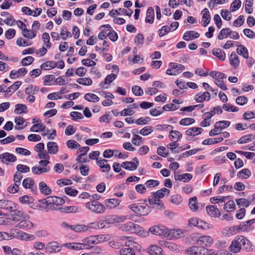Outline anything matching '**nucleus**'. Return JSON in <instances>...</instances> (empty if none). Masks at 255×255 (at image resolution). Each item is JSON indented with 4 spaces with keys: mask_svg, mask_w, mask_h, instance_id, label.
<instances>
[{
    "mask_svg": "<svg viewBox=\"0 0 255 255\" xmlns=\"http://www.w3.org/2000/svg\"><path fill=\"white\" fill-rule=\"evenodd\" d=\"M251 243L243 236H237L232 241L229 248L234 253L239 252L242 248L246 250H253Z\"/></svg>",
    "mask_w": 255,
    "mask_h": 255,
    "instance_id": "obj_1",
    "label": "nucleus"
},
{
    "mask_svg": "<svg viewBox=\"0 0 255 255\" xmlns=\"http://www.w3.org/2000/svg\"><path fill=\"white\" fill-rule=\"evenodd\" d=\"M143 202L134 203L128 206V208L137 215L145 216L150 212V207L146 204V200Z\"/></svg>",
    "mask_w": 255,
    "mask_h": 255,
    "instance_id": "obj_2",
    "label": "nucleus"
},
{
    "mask_svg": "<svg viewBox=\"0 0 255 255\" xmlns=\"http://www.w3.org/2000/svg\"><path fill=\"white\" fill-rule=\"evenodd\" d=\"M85 206L91 212L96 214H102L106 211L105 205L97 200L90 201Z\"/></svg>",
    "mask_w": 255,
    "mask_h": 255,
    "instance_id": "obj_3",
    "label": "nucleus"
},
{
    "mask_svg": "<svg viewBox=\"0 0 255 255\" xmlns=\"http://www.w3.org/2000/svg\"><path fill=\"white\" fill-rule=\"evenodd\" d=\"M120 229L122 231L132 234H141L143 232L142 228L139 225L132 222L121 225Z\"/></svg>",
    "mask_w": 255,
    "mask_h": 255,
    "instance_id": "obj_4",
    "label": "nucleus"
},
{
    "mask_svg": "<svg viewBox=\"0 0 255 255\" xmlns=\"http://www.w3.org/2000/svg\"><path fill=\"white\" fill-rule=\"evenodd\" d=\"M126 248L122 249L120 251L121 255H134L135 253L132 250L133 248H137L138 245L135 242L131 241H127L126 243Z\"/></svg>",
    "mask_w": 255,
    "mask_h": 255,
    "instance_id": "obj_5",
    "label": "nucleus"
},
{
    "mask_svg": "<svg viewBox=\"0 0 255 255\" xmlns=\"http://www.w3.org/2000/svg\"><path fill=\"white\" fill-rule=\"evenodd\" d=\"M148 232L157 236H168V229L164 226H154L149 229Z\"/></svg>",
    "mask_w": 255,
    "mask_h": 255,
    "instance_id": "obj_6",
    "label": "nucleus"
},
{
    "mask_svg": "<svg viewBox=\"0 0 255 255\" xmlns=\"http://www.w3.org/2000/svg\"><path fill=\"white\" fill-rule=\"evenodd\" d=\"M10 213L11 220L15 222H18L20 220H23V219L27 217V214H24L23 211L18 210L17 205H16V207L14 209L12 210Z\"/></svg>",
    "mask_w": 255,
    "mask_h": 255,
    "instance_id": "obj_7",
    "label": "nucleus"
},
{
    "mask_svg": "<svg viewBox=\"0 0 255 255\" xmlns=\"http://www.w3.org/2000/svg\"><path fill=\"white\" fill-rule=\"evenodd\" d=\"M213 243V239L209 236H203L200 237L196 241V244L203 248L209 247Z\"/></svg>",
    "mask_w": 255,
    "mask_h": 255,
    "instance_id": "obj_8",
    "label": "nucleus"
},
{
    "mask_svg": "<svg viewBox=\"0 0 255 255\" xmlns=\"http://www.w3.org/2000/svg\"><path fill=\"white\" fill-rule=\"evenodd\" d=\"M15 207H16V205L12 201L7 200H0V208L3 209L7 213H10Z\"/></svg>",
    "mask_w": 255,
    "mask_h": 255,
    "instance_id": "obj_9",
    "label": "nucleus"
},
{
    "mask_svg": "<svg viewBox=\"0 0 255 255\" xmlns=\"http://www.w3.org/2000/svg\"><path fill=\"white\" fill-rule=\"evenodd\" d=\"M22 186L26 189H29L31 191L35 193L37 191V186L35 184L33 179L30 177L25 178L22 182Z\"/></svg>",
    "mask_w": 255,
    "mask_h": 255,
    "instance_id": "obj_10",
    "label": "nucleus"
},
{
    "mask_svg": "<svg viewBox=\"0 0 255 255\" xmlns=\"http://www.w3.org/2000/svg\"><path fill=\"white\" fill-rule=\"evenodd\" d=\"M29 216L27 215V217L23 220H20L18 223L16 225V227L21 228L25 230H29L33 229L34 225L33 223L29 221Z\"/></svg>",
    "mask_w": 255,
    "mask_h": 255,
    "instance_id": "obj_11",
    "label": "nucleus"
},
{
    "mask_svg": "<svg viewBox=\"0 0 255 255\" xmlns=\"http://www.w3.org/2000/svg\"><path fill=\"white\" fill-rule=\"evenodd\" d=\"M255 223V219H253L246 222H242L240 224V230L242 231L250 232L253 230L252 225Z\"/></svg>",
    "mask_w": 255,
    "mask_h": 255,
    "instance_id": "obj_12",
    "label": "nucleus"
},
{
    "mask_svg": "<svg viewBox=\"0 0 255 255\" xmlns=\"http://www.w3.org/2000/svg\"><path fill=\"white\" fill-rule=\"evenodd\" d=\"M0 159L3 163H7V162H14L16 160V157L12 153L5 152L0 154Z\"/></svg>",
    "mask_w": 255,
    "mask_h": 255,
    "instance_id": "obj_13",
    "label": "nucleus"
},
{
    "mask_svg": "<svg viewBox=\"0 0 255 255\" xmlns=\"http://www.w3.org/2000/svg\"><path fill=\"white\" fill-rule=\"evenodd\" d=\"M202 14L201 24L203 27H206L211 20V16L208 9L205 8L201 12Z\"/></svg>",
    "mask_w": 255,
    "mask_h": 255,
    "instance_id": "obj_14",
    "label": "nucleus"
},
{
    "mask_svg": "<svg viewBox=\"0 0 255 255\" xmlns=\"http://www.w3.org/2000/svg\"><path fill=\"white\" fill-rule=\"evenodd\" d=\"M206 211L208 214L211 217H219L221 215L220 210L217 208V206L214 205L207 206Z\"/></svg>",
    "mask_w": 255,
    "mask_h": 255,
    "instance_id": "obj_15",
    "label": "nucleus"
},
{
    "mask_svg": "<svg viewBox=\"0 0 255 255\" xmlns=\"http://www.w3.org/2000/svg\"><path fill=\"white\" fill-rule=\"evenodd\" d=\"M104 202L105 207L113 209L117 207L120 204L121 201L118 199L112 198L106 199Z\"/></svg>",
    "mask_w": 255,
    "mask_h": 255,
    "instance_id": "obj_16",
    "label": "nucleus"
},
{
    "mask_svg": "<svg viewBox=\"0 0 255 255\" xmlns=\"http://www.w3.org/2000/svg\"><path fill=\"white\" fill-rule=\"evenodd\" d=\"M174 177L175 180L182 181L184 182H187L192 178V175L190 173L178 174L177 172H175Z\"/></svg>",
    "mask_w": 255,
    "mask_h": 255,
    "instance_id": "obj_17",
    "label": "nucleus"
},
{
    "mask_svg": "<svg viewBox=\"0 0 255 255\" xmlns=\"http://www.w3.org/2000/svg\"><path fill=\"white\" fill-rule=\"evenodd\" d=\"M117 77V74L112 73L106 76L104 82H101L100 86L103 89L108 88V86H105V85L109 84L112 83Z\"/></svg>",
    "mask_w": 255,
    "mask_h": 255,
    "instance_id": "obj_18",
    "label": "nucleus"
},
{
    "mask_svg": "<svg viewBox=\"0 0 255 255\" xmlns=\"http://www.w3.org/2000/svg\"><path fill=\"white\" fill-rule=\"evenodd\" d=\"M200 36V34L193 30L187 31L184 33L183 36V39L186 41L197 38Z\"/></svg>",
    "mask_w": 255,
    "mask_h": 255,
    "instance_id": "obj_19",
    "label": "nucleus"
},
{
    "mask_svg": "<svg viewBox=\"0 0 255 255\" xmlns=\"http://www.w3.org/2000/svg\"><path fill=\"white\" fill-rule=\"evenodd\" d=\"M16 234L17 235H13L12 237H15L16 236H18L21 240L24 241H32L35 239V237L34 235H30L21 231H20L19 232H17ZM13 234L14 235V233Z\"/></svg>",
    "mask_w": 255,
    "mask_h": 255,
    "instance_id": "obj_20",
    "label": "nucleus"
},
{
    "mask_svg": "<svg viewBox=\"0 0 255 255\" xmlns=\"http://www.w3.org/2000/svg\"><path fill=\"white\" fill-rule=\"evenodd\" d=\"M48 153L51 154H56L58 151L57 144L53 141H49L47 143Z\"/></svg>",
    "mask_w": 255,
    "mask_h": 255,
    "instance_id": "obj_21",
    "label": "nucleus"
},
{
    "mask_svg": "<svg viewBox=\"0 0 255 255\" xmlns=\"http://www.w3.org/2000/svg\"><path fill=\"white\" fill-rule=\"evenodd\" d=\"M207 99L209 101L210 99V94L208 92H205L202 94H198L194 98L195 100L198 103L203 102Z\"/></svg>",
    "mask_w": 255,
    "mask_h": 255,
    "instance_id": "obj_22",
    "label": "nucleus"
},
{
    "mask_svg": "<svg viewBox=\"0 0 255 255\" xmlns=\"http://www.w3.org/2000/svg\"><path fill=\"white\" fill-rule=\"evenodd\" d=\"M212 54L220 60L224 61L226 59L225 52L220 48H214L212 50Z\"/></svg>",
    "mask_w": 255,
    "mask_h": 255,
    "instance_id": "obj_23",
    "label": "nucleus"
},
{
    "mask_svg": "<svg viewBox=\"0 0 255 255\" xmlns=\"http://www.w3.org/2000/svg\"><path fill=\"white\" fill-rule=\"evenodd\" d=\"M39 188L40 192L45 195H48L51 194V189L43 181H41L39 184Z\"/></svg>",
    "mask_w": 255,
    "mask_h": 255,
    "instance_id": "obj_24",
    "label": "nucleus"
},
{
    "mask_svg": "<svg viewBox=\"0 0 255 255\" xmlns=\"http://www.w3.org/2000/svg\"><path fill=\"white\" fill-rule=\"evenodd\" d=\"M61 249V247L56 242L49 243L46 248V250L49 253L59 252Z\"/></svg>",
    "mask_w": 255,
    "mask_h": 255,
    "instance_id": "obj_25",
    "label": "nucleus"
},
{
    "mask_svg": "<svg viewBox=\"0 0 255 255\" xmlns=\"http://www.w3.org/2000/svg\"><path fill=\"white\" fill-rule=\"evenodd\" d=\"M154 18V12L153 7H149L146 11L145 22L146 23H152Z\"/></svg>",
    "mask_w": 255,
    "mask_h": 255,
    "instance_id": "obj_26",
    "label": "nucleus"
},
{
    "mask_svg": "<svg viewBox=\"0 0 255 255\" xmlns=\"http://www.w3.org/2000/svg\"><path fill=\"white\" fill-rule=\"evenodd\" d=\"M203 131L202 128L193 127L186 130L185 133L187 135L195 136L201 134Z\"/></svg>",
    "mask_w": 255,
    "mask_h": 255,
    "instance_id": "obj_27",
    "label": "nucleus"
},
{
    "mask_svg": "<svg viewBox=\"0 0 255 255\" xmlns=\"http://www.w3.org/2000/svg\"><path fill=\"white\" fill-rule=\"evenodd\" d=\"M230 63L235 68H237L240 64L239 57L234 52H232L230 56Z\"/></svg>",
    "mask_w": 255,
    "mask_h": 255,
    "instance_id": "obj_28",
    "label": "nucleus"
},
{
    "mask_svg": "<svg viewBox=\"0 0 255 255\" xmlns=\"http://www.w3.org/2000/svg\"><path fill=\"white\" fill-rule=\"evenodd\" d=\"M189 205L190 208L193 211H197L199 209V204L197 202L196 197H193L189 199Z\"/></svg>",
    "mask_w": 255,
    "mask_h": 255,
    "instance_id": "obj_29",
    "label": "nucleus"
},
{
    "mask_svg": "<svg viewBox=\"0 0 255 255\" xmlns=\"http://www.w3.org/2000/svg\"><path fill=\"white\" fill-rule=\"evenodd\" d=\"M169 137L171 140L173 141L176 139V141H178L182 137V134L178 130L172 129L170 131Z\"/></svg>",
    "mask_w": 255,
    "mask_h": 255,
    "instance_id": "obj_30",
    "label": "nucleus"
},
{
    "mask_svg": "<svg viewBox=\"0 0 255 255\" xmlns=\"http://www.w3.org/2000/svg\"><path fill=\"white\" fill-rule=\"evenodd\" d=\"M231 122L228 121H220L215 123L214 128L219 129L221 131L222 129L230 126Z\"/></svg>",
    "mask_w": 255,
    "mask_h": 255,
    "instance_id": "obj_31",
    "label": "nucleus"
},
{
    "mask_svg": "<svg viewBox=\"0 0 255 255\" xmlns=\"http://www.w3.org/2000/svg\"><path fill=\"white\" fill-rule=\"evenodd\" d=\"M57 67V63L53 61H49L44 62L40 65L41 69L48 70Z\"/></svg>",
    "mask_w": 255,
    "mask_h": 255,
    "instance_id": "obj_32",
    "label": "nucleus"
},
{
    "mask_svg": "<svg viewBox=\"0 0 255 255\" xmlns=\"http://www.w3.org/2000/svg\"><path fill=\"white\" fill-rule=\"evenodd\" d=\"M209 75L215 79V81H218V80H222L227 78V76L225 74L218 71H211L209 73Z\"/></svg>",
    "mask_w": 255,
    "mask_h": 255,
    "instance_id": "obj_33",
    "label": "nucleus"
},
{
    "mask_svg": "<svg viewBox=\"0 0 255 255\" xmlns=\"http://www.w3.org/2000/svg\"><path fill=\"white\" fill-rule=\"evenodd\" d=\"M239 48L237 49L238 54L242 55L245 58H248L249 52L247 48L243 45H236Z\"/></svg>",
    "mask_w": 255,
    "mask_h": 255,
    "instance_id": "obj_34",
    "label": "nucleus"
},
{
    "mask_svg": "<svg viewBox=\"0 0 255 255\" xmlns=\"http://www.w3.org/2000/svg\"><path fill=\"white\" fill-rule=\"evenodd\" d=\"M33 174L39 175L43 173L48 172L50 171V167H39L37 166H33L31 169Z\"/></svg>",
    "mask_w": 255,
    "mask_h": 255,
    "instance_id": "obj_35",
    "label": "nucleus"
},
{
    "mask_svg": "<svg viewBox=\"0 0 255 255\" xmlns=\"http://www.w3.org/2000/svg\"><path fill=\"white\" fill-rule=\"evenodd\" d=\"M49 202L54 204L56 207L59 205H62L65 203L64 199L62 198L57 196L49 197Z\"/></svg>",
    "mask_w": 255,
    "mask_h": 255,
    "instance_id": "obj_36",
    "label": "nucleus"
},
{
    "mask_svg": "<svg viewBox=\"0 0 255 255\" xmlns=\"http://www.w3.org/2000/svg\"><path fill=\"white\" fill-rule=\"evenodd\" d=\"M229 30L228 28H225L221 29L218 35V39L219 40H222L227 38L228 36L231 35L232 31H230Z\"/></svg>",
    "mask_w": 255,
    "mask_h": 255,
    "instance_id": "obj_37",
    "label": "nucleus"
},
{
    "mask_svg": "<svg viewBox=\"0 0 255 255\" xmlns=\"http://www.w3.org/2000/svg\"><path fill=\"white\" fill-rule=\"evenodd\" d=\"M255 138V136L254 135L252 134H249L241 137L238 139L237 142L239 144L245 143L254 140Z\"/></svg>",
    "mask_w": 255,
    "mask_h": 255,
    "instance_id": "obj_38",
    "label": "nucleus"
},
{
    "mask_svg": "<svg viewBox=\"0 0 255 255\" xmlns=\"http://www.w3.org/2000/svg\"><path fill=\"white\" fill-rule=\"evenodd\" d=\"M252 175L251 170L248 168H244L237 173V176L239 178L247 179Z\"/></svg>",
    "mask_w": 255,
    "mask_h": 255,
    "instance_id": "obj_39",
    "label": "nucleus"
},
{
    "mask_svg": "<svg viewBox=\"0 0 255 255\" xmlns=\"http://www.w3.org/2000/svg\"><path fill=\"white\" fill-rule=\"evenodd\" d=\"M22 82L21 81H16L14 84L9 86L6 90H5V93H7V95H8L9 93H13L19 88Z\"/></svg>",
    "mask_w": 255,
    "mask_h": 255,
    "instance_id": "obj_40",
    "label": "nucleus"
},
{
    "mask_svg": "<svg viewBox=\"0 0 255 255\" xmlns=\"http://www.w3.org/2000/svg\"><path fill=\"white\" fill-rule=\"evenodd\" d=\"M148 252L151 255H161L162 249L157 246L152 245L149 247Z\"/></svg>",
    "mask_w": 255,
    "mask_h": 255,
    "instance_id": "obj_41",
    "label": "nucleus"
},
{
    "mask_svg": "<svg viewBox=\"0 0 255 255\" xmlns=\"http://www.w3.org/2000/svg\"><path fill=\"white\" fill-rule=\"evenodd\" d=\"M88 229L89 228L85 225L75 224L73 225L72 231L76 233H81L85 232L87 231Z\"/></svg>",
    "mask_w": 255,
    "mask_h": 255,
    "instance_id": "obj_42",
    "label": "nucleus"
},
{
    "mask_svg": "<svg viewBox=\"0 0 255 255\" xmlns=\"http://www.w3.org/2000/svg\"><path fill=\"white\" fill-rule=\"evenodd\" d=\"M153 193L156 196H157V198L159 199L160 198H163L165 195H168L170 193V191L166 188H163L158 190L155 193Z\"/></svg>",
    "mask_w": 255,
    "mask_h": 255,
    "instance_id": "obj_43",
    "label": "nucleus"
},
{
    "mask_svg": "<svg viewBox=\"0 0 255 255\" xmlns=\"http://www.w3.org/2000/svg\"><path fill=\"white\" fill-rule=\"evenodd\" d=\"M14 112L15 114H21L26 112L27 106L22 104H17L15 105Z\"/></svg>",
    "mask_w": 255,
    "mask_h": 255,
    "instance_id": "obj_44",
    "label": "nucleus"
},
{
    "mask_svg": "<svg viewBox=\"0 0 255 255\" xmlns=\"http://www.w3.org/2000/svg\"><path fill=\"white\" fill-rule=\"evenodd\" d=\"M169 67L173 69L174 72H178V74L185 69V67L182 64H177L171 62L169 64Z\"/></svg>",
    "mask_w": 255,
    "mask_h": 255,
    "instance_id": "obj_45",
    "label": "nucleus"
},
{
    "mask_svg": "<svg viewBox=\"0 0 255 255\" xmlns=\"http://www.w3.org/2000/svg\"><path fill=\"white\" fill-rule=\"evenodd\" d=\"M84 99L89 102H97L100 100V98L96 95L93 93H86L84 96Z\"/></svg>",
    "mask_w": 255,
    "mask_h": 255,
    "instance_id": "obj_46",
    "label": "nucleus"
},
{
    "mask_svg": "<svg viewBox=\"0 0 255 255\" xmlns=\"http://www.w3.org/2000/svg\"><path fill=\"white\" fill-rule=\"evenodd\" d=\"M46 128L45 125L43 124H36L30 128V131L32 132H39L44 131Z\"/></svg>",
    "mask_w": 255,
    "mask_h": 255,
    "instance_id": "obj_47",
    "label": "nucleus"
},
{
    "mask_svg": "<svg viewBox=\"0 0 255 255\" xmlns=\"http://www.w3.org/2000/svg\"><path fill=\"white\" fill-rule=\"evenodd\" d=\"M224 209L227 212H231L236 209V205L233 200H230L224 204Z\"/></svg>",
    "mask_w": 255,
    "mask_h": 255,
    "instance_id": "obj_48",
    "label": "nucleus"
},
{
    "mask_svg": "<svg viewBox=\"0 0 255 255\" xmlns=\"http://www.w3.org/2000/svg\"><path fill=\"white\" fill-rule=\"evenodd\" d=\"M201 150V148H195L192 149L188 151H186L179 155V158L187 157L190 155H192L196 154L197 152L200 151Z\"/></svg>",
    "mask_w": 255,
    "mask_h": 255,
    "instance_id": "obj_49",
    "label": "nucleus"
},
{
    "mask_svg": "<svg viewBox=\"0 0 255 255\" xmlns=\"http://www.w3.org/2000/svg\"><path fill=\"white\" fill-rule=\"evenodd\" d=\"M199 255H218V253L213 252L212 250L202 248L200 249Z\"/></svg>",
    "mask_w": 255,
    "mask_h": 255,
    "instance_id": "obj_50",
    "label": "nucleus"
},
{
    "mask_svg": "<svg viewBox=\"0 0 255 255\" xmlns=\"http://www.w3.org/2000/svg\"><path fill=\"white\" fill-rule=\"evenodd\" d=\"M77 82L79 84L85 86L91 85L93 83L92 79L90 78H80L77 80Z\"/></svg>",
    "mask_w": 255,
    "mask_h": 255,
    "instance_id": "obj_51",
    "label": "nucleus"
},
{
    "mask_svg": "<svg viewBox=\"0 0 255 255\" xmlns=\"http://www.w3.org/2000/svg\"><path fill=\"white\" fill-rule=\"evenodd\" d=\"M201 248L197 246H193L186 250V252L189 255H199V252Z\"/></svg>",
    "mask_w": 255,
    "mask_h": 255,
    "instance_id": "obj_52",
    "label": "nucleus"
},
{
    "mask_svg": "<svg viewBox=\"0 0 255 255\" xmlns=\"http://www.w3.org/2000/svg\"><path fill=\"white\" fill-rule=\"evenodd\" d=\"M96 237L95 236H92L89 237L84 238L82 242L84 243H86L88 245L93 244V245H97L98 244V241L96 240Z\"/></svg>",
    "mask_w": 255,
    "mask_h": 255,
    "instance_id": "obj_53",
    "label": "nucleus"
},
{
    "mask_svg": "<svg viewBox=\"0 0 255 255\" xmlns=\"http://www.w3.org/2000/svg\"><path fill=\"white\" fill-rule=\"evenodd\" d=\"M195 122L193 118H186L181 119L179 122V124L181 126H187L193 124Z\"/></svg>",
    "mask_w": 255,
    "mask_h": 255,
    "instance_id": "obj_54",
    "label": "nucleus"
},
{
    "mask_svg": "<svg viewBox=\"0 0 255 255\" xmlns=\"http://www.w3.org/2000/svg\"><path fill=\"white\" fill-rule=\"evenodd\" d=\"M236 202L237 203V204L239 207L243 206V207H248L250 204V201H248L246 198H240V199H236Z\"/></svg>",
    "mask_w": 255,
    "mask_h": 255,
    "instance_id": "obj_55",
    "label": "nucleus"
},
{
    "mask_svg": "<svg viewBox=\"0 0 255 255\" xmlns=\"http://www.w3.org/2000/svg\"><path fill=\"white\" fill-rule=\"evenodd\" d=\"M42 39L43 43L47 48H50L51 46V43L50 42V36L47 32H44L42 35Z\"/></svg>",
    "mask_w": 255,
    "mask_h": 255,
    "instance_id": "obj_56",
    "label": "nucleus"
},
{
    "mask_svg": "<svg viewBox=\"0 0 255 255\" xmlns=\"http://www.w3.org/2000/svg\"><path fill=\"white\" fill-rule=\"evenodd\" d=\"M67 146L71 149H76L79 147H80V145L76 141L74 140H68L66 142Z\"/></svg>",
    "mask_w": 255,
    "mask_h": 255,
    "instance_id": "obj_57",
    "label": "nucleus"
},
{
    "mask_svg": "<svg viewBox=\"0 0 255 255\" xmlns=\"http://www.w3.org/2000/svg\"><path fill=\"white\" fill-rule=\"evenodd\" d=\"M170 31H172L171 27L167 25H164L163 26L161 29H159L158 35L160 37H162Z\"/></svg>",
    "mask_w": 255,
    "mask_h": 255,
    "instance_id": "obj_58",
    "label": "nucleus"
},
{
    "mask_svg": "<svg viewBox=\"0 0 255 255\" xmlns=\"http://www.w3.org/2000/svg\"><path fill=\"white\" fill-rule=\"evenodd\" d=\"M139 165V162L138 161H137V162H131V161H128V164H127L126 169L128 170H134L136 169L138 166Z\"/></svg>",
    "mask_w": 255,
    "mask_h": 255,
    "instance_id": "obj_59",
    "label": "nucleus"
},
{
    "mask_svg": "<svg viewBox=\"0 0 255 255\" xmlns=\"http://www.w3.org/2000/svg\"><path fill=\"white\" fill-rule=\"evenodd\" d=\"M170 201L176 205H179L182 201V198L179 195H174L170 197Z\"/></svg>",
    "mask_w": 255,
    "mask_h": 255,
    "instance_id": "obj_60",
    "label": "nucleus"
},
{
    "mask_svg": "<svg viewBox=\"0 0 255 255\" xmlns=\"http://www.w3.org/2000/svg\"><path fill=\"white\" fill-rule=\"evenodd\" d=\"M60 35L61 36L62 39L63 40H66L68 37H71L72 34L71 32L69 31H67L66 29V28H62L60 31Z\"/></svg>",
    "mask_w": 255,
    "mask_h": 255,
    "instance_id": "obj_61",
    "label": "nucleus"
},
{
    "mask_svg": "<svg viewBox=\"0 0 255 255\" xmlns=\"http://www.w3.org/2000/svg\"><path fill=\"white\" fill-rule=\"evenodd\" d=\"M241 231L240 225L238 226H234L228 228L227 234L229 235H234Z\"/></svg>",
    "mask_w": 255,
    "mask_h": 255,
    "instance_id": "obj_62",
    "label": "nucleus"
},
{
    "mask_svg": "<svg viewBox=\"0 0 255 255\" xmlns=\"http://www.w3.org/2000/svg\"><path fill=\"white\" fill-rule=\"evenodd\" d=\"M16 170L21 173H28L30 171V168L28 166L23 164H18L16 167Z\"/></svg>",
    "mask_w": 255,
    "mask_h": 255,
    "instance_id": "obj_63",
    "label": "nucleus"
},
{
    "mask_svg": "<svg viewBox=\"0 0 255 255\" xmlns=\"http://www.w3.org/2000/svg\"><path fill=\"white\" fill-rule=\"evenodd\" d=\"M144 37L142 34H137L134 38V43L137 45H142L144 42Z\"/></svg>",
    "mask_w": 255,
    "mask_h": 255,
    "instance_id": "obj_64",
    "label": "nucleus"
}]
</instances>
